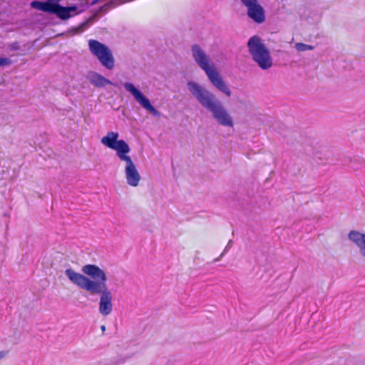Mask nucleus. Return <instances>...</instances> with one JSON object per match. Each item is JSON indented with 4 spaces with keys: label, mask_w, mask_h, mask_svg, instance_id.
<instances>
[{
    "label": "nucleus",
    "mask_w": 365,
    "mask_h": 365,
    "mask_svg": "<svg viewBox=\"0 0 365 365\" xmlns=\"http://www.w3.org/2000/svg\"><path fill=\"white\" fill-rule=\"evenodd\" d=\"M81 270L90 277L71 268L66 269L65 274L71 282L91 295L100 294L99 312L103 316L109 315L113 311V294L107 286L106 273L98 266L90 264L84 265Z\"/></svg>",
    "instance_id": "nucleus-1"
},
{
    "label": "nucleus",
    "mask_w": 365,
    "mask_h": 365,
    "mask_svg": "<svg viewBox=\"0 0 365 365\" xmlns=\"http://www.w3.org/2000/svg\"><path fill=\"white\" fill-rule=\"evenodd\" d=\"M187 88L191 95L221 125L232 127L233 120L222 103L211 91L195 81H188Z\"/></svg>",
    "instance_id": "nucleus-2"
},
{
    "label": "nucleus",
    "mask_w": 365,
    "mask_h": 365,
    "mask_svg": "<svg viewBox=\"0 0 365 365\" xmlns=\"http://www.w3.org/2000/svg\"><path fill=\"white\" fill-rule=\"evenodd\" d=\"M192 55L197 66L203 70L210 83L220 92L230 97L232 92L222 79L220 74L212 64L210 56L197 44H194L191 48Z\"/></svg>",
    "instance_id": "nucleus-3"
},
{
    "label": "nucleus",
    "mask_w": 365,
    "mask_h": 365,
    "mask_svg": "<svg viewBox=\"0 0 365 365\" xmlns=\"http://www.w3.org/2000/svg\"><path fill=\"white\" fill-rule=\"evenodd\" d=\"M247 46L252 61L262 70H268L272 66L273 60L270 51L259 36L255 35L250 37Z\"/></svg>",
    "instance_id": "nucleus-4"
},
{
    "label": "nucleus",
    "mask_w": 365,
    "mask_h": 365,
    "mask_svg": "<svg viewBox=\"0 0 365 365\" xmlns=\"http://www.w3.org/2000/svg\"><path fill=\"white\" fill-rule=\"evenodd\" d=\"M61 0H47L46 1H34L31 6L34 9L57 16L61 20H67L78 14V6L72 5L63 6L59 4Z\"/></svg>",
    "instance_id": "nucleus-5"
},
{
    "label": "nucleus",
    "mask_w": 365,
    "mask_h": 365,
    "mask_svg": "<svg viewBox=\"0 0 365 365\" xmlns=\"http://www.w3.org/2000/svg\"><path fill=\"white\" fill-rule=\"evenodd\" d=\"M88 46L91 53L98 59L103 66L108 70L113 68L114 57L107 46L97 40L91 39L88 41Z\"/></svg>",
    "instance_id": "nucleus-6"
},
{
    "label": "nucleus",
    "mask_w": 365,
    "mask_h": 365,
    "mask_svg": "<svg viewBox=\"0 0 365 365\" xmlns=\"http://www.w3.org/2000/svg\"><path fill=\"white\" fill-rule=\"evenodd\" d=\"M118 133L110 131L106 136L102 138L101 143L108 148L115 150L117 156L120 158L124 154L129 153L130 148L128 144L123 140H118Z\"/></svg>",
    "instance_id": "nucleus-7"
},
{
    "label": "nucleus",
    "mask_w": 365,
    "mask_h": 365,
    "mask_svg": "<svg viewBox=\"0 0 365 365\" xmlns=\"http://www.w3.org/2000/svg\"><path fill=\"white\" fill-rule=\"evenodd\" d=\"M125 89L130 93L135 101L147 111L153 115L154 116H160V112L152 106L149 99L146 98L135 86L129 82H125L123 84Z\"/></svg>",
    "instance_id": "nucleus-8"
},
{
    "label": "nucleus",
    "mask_w": 365,
    "mask_h": 365,
    "mask_svg": "<svg viewBox=\"0 0 365 365\" xmlns=\"http://www.w3.org/2000/svg\"><path fill=\"white\" fill-rule=\"evenodd\" d=\"M119 159L125 162V176L127 183L132 187H137L139 185L141 177L131 158L128 154H124Z\"/></svg>",
    "instance_id": "nucleus-9"
},
{
    "label": "nucleus",
    "mask_w": 365,
    "mask_h": 365,
    "mask_svg": "<svg viewBox=\"0 0 365 365\" xmlns=\"http://www.w3.org/2000/svg\"><path fill=\"white\" fill-rule=\"evenodd\" d=\"M247 16L255 23L262 24L265 21V11L259 1L247 9Z\"/></svg>",
    "instance_id": "nucleus-10"
},
{
    "label": "nucleus",
    "mask_w": 365,
    "mask_h": 365,
    "mask_svg": "<svg viewBox=\"0 0 365 365\" xmlns=\"http://www.w3.org/2000/svg\"><path fill=\"white\" fill-rule=\"evenodd\" d=\"M348 239L358 247L360 255L365 257V234L351 230L348 234Z\"/></svg>",
    "instance_id": "nucleus-11"
},
{
    "label": "nucleus",
    "mask_w": 365,
    "mask_h": 365,
    "mask_svg": "<svg viewBox=\"0 0 365 365\" xmlns=\"http://www.w3.org/2000/svg\"><path fill=\"white\" fill-rule=\"evenodd\" d=\"M88 78L91 84L96 87H105L106 85H113V83L96 72H90Z\"/></svg>",
    "instance_id": "nucleus-12"
},
{
    "label": "nucleus",
    "mask_w": 365,
    "mask_h": 365,
    "mask_svg": "<svg viewBox=\"0 0 365 365\" xmlns=\"http://www.w3.org/2000/svg\"><path fill=\"white\" fill-rule=\"evenodd\" d=\"M295 48L298 51L303 52V51H306L308 50H313L314 48V47L313 46L305 44L303 43H297L295 44Z\"/></svg>",
    "instance_id": "nucleus-13"
},
{
    "label": "nucleus",
    "mask_w": 365,
    "mask_h": 365,
    "mask_svg": "<svg viewBox=\"0 0 365 365\" xmlns=\"http://www.w3.org/2000/svg\"><path fill=\"white\" fill-rule=\"evenodd\" d=\"M240 1L241 4L247 8V9L258 2V0H240Z\"/></svg>",
    "instance_id": "nucleus-14"
},
{
    "label": "nucleus",
    "mask_w": 365,
    "mask_h": 365,
    "mask_svg": "<svg viewBox=\"0 0 365 365\" xmlns=\"http://www.w3.org/2000/svg\"><path fill=\"white\" fill-rule=\"evenodd\" d=\"M93 18L89 19L87 21L83 22L79 25V26L77 28V30L79 32L83 31L86 29H87L90 24V23L92 21Z\"/></svg>",
    "instance_id": "nucleus-15"
},
{
    "label": "nucleus",
    "mask_w": 365,
    "mask_h": 365,
    "mask_svg": "<svg viewBox=\"0 0 365 365\" xmlns=\"http://www.w3.org/2000/svg\"><path fill=\"white\" fill-rule=\"evenodd\" d=\"M232 244H233L232 240H230L229 242H227L225 248L224 249L222 253L220 255V256L218 258L215 259V262L219 261L220 259V258L230 249V247L232 246Z\"/></svg>",
    "instance_id": "nucleus-16"
},
{
    "label": "nucleus",
    "mask_w": 365,
    "mask_h": 365,
    "mask_svg": "<svg viewBox=\"0 0 365 365\" xmlns=\"http://www.w3.org/2000/svg\"><path fill=\"white\" fill-rule=\"evenodd\" d=\"M11 61L8 58H1L0 57V67L10 65Z\"/></svg>",
    "instance_id": "nucleus-17"
},
{
    "label": "nucleus",
    "mask_w": 365,
    "mask_h": 365,
    "mask_svg": "<svg viewBox=\"0 0 365 365\" xmlns=\"http://www.w3.org/2000/svg\"><path fill=\"white\" fill-rule=\"evenodd\" d=\"M101 331H102L103 332H104V331H106V326H105V325H102V326L101 327Z\"/></svg>",
    "instance_id": "nucleus-18"
},
{
    "label": "nucleus",
    "mask_w": 365,
    "mask_h": 365,
    "mask_svg": "<svg viewBox=\"0 0 365 365\" xmlns=\"http://www.w3.org/2000/svg\"><path fill=\"white\" fill-rule=\"evenodd\" d=\"M4 356V352L0 351V359H2Z\"/></svg>",
    "instance_id": "nucleus-19"
}]
</instances>
